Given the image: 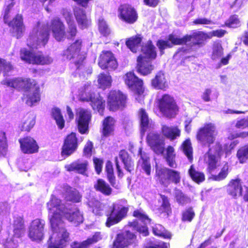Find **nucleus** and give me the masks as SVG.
<instances>
[{
    "label": "nucleus",
    "mask_w": 248,
    "mask_h": 248,
    "mask_svg": "<svg viewBox=\"0 0 248 248\" xmlns=\"http://www.w3.org/2000/svg\"><path fill=\"white\" fill-rule=\"evenodd\" d=\"M47 205L52 231L47 241L48 248H63L69 237L63 218L77 225L83 222L82 214L75 206L64 204L54 196H52Z\"/></svg>",
    "instance_id": "1"
},
{
    "label": "nucleus",
    "mask_w": 248,
    "mask_h": 248,
    "mask_svg": "<svg viewBox=\"0 0 248 248\" xmlns=\"http://www.w3.org/2000/svg\"><path fill=\"white\" fill-rule=\"evenodd\" d=\"M61 13L68 25L66 34L64 25L58 17L54 18L50 26L48 23L38 22L27 40L29 47L37 48L44 46L48 41L50 28L54 37L58 41L62 40L65 35L68 39H72L75 37L77 33V29L72 12L70 9L64 8L62 9Z\"/></svg>",
    "instance_id": "2"
},
{
    "label": "nucleus",
    "mask_w": 248,
    "mask_h": 248,
    "mask_svg": "<svg viewBox=\"0 0 248 248\" xmlns=\"http://www.w3.org/2000/svg\"><path fill=\"white\" fill-rule=\"evenodd\" d=\"M216 135L214 124L208 123L198 130L196 136L197 140L201 144L209 147L208 152L204 155V162L207 166V171L211 174L217 170L220 165V156L224 152L219 143L211 145L216 140Z\"/></svg>",
    "instance_id": "3"
},
{
    "label": "nucleus",
    "mask_w": 248,
    "mask_h": 248,
    "mask_svg": "<svg viewBox=\"0 0 248 248\" xmlns=\"http://www.w3.org/2000/svg\"><path fill=\"white\" fill-rule=\"evenodd\" d=\"M207 39H210L209 33H205L202 31H196L192 35H186L183 38H179L177 35L170 34L167 40H159L156 43V46L159 49L161 54L163 53V50L171 47L174 45H186L190 47L188 49L182 48L184 52H189L194 49L197 45H200Z\"/></svg>",
    "instance_id": "4"
},
{
    "label": "nucleus",
    "mask_w": 248,
    "mask_h": 248,
    "mask_svg": "<svg viewBox=\"0 0 248 248\" xmlns=\"http://www.w3.org/2000/svg\"><path fill=\"white\" fill-rule=\"evenodd\" d=\"M147 140L149 146L156 154H163L167 164L170 167L172 168L177 167L174 149L173 147L169 146L165 150L164 139L162 136L158 134L151 132L148 134Z\"/></svg>",
    "instance_id": "5"
},
{
    "label": "nucleus",
    "mask_w": 248,
    "mask_h": 248,
    "mask_svg": "<svg viewBox=\"0 0 248 248\" xmlns=\"http://www.w3.org/2000/svg\"><path fill=\"white\" fill-rule=\"evenodd\" d=\"M155 47L151 41H148L141 47L142 54L138 57L137 69L139 73L146 76L151 73L154 68L151 61L156 56Z\"/></svg>",
    "instance_id": "6"
},
{
    "label": "nucleus",
    "mask_w": 248,
    "mask_h": 248,
    "mask_svg": "<svg viewBox=\"0 0 248 248\" xmlns=\"http://www.w3.org/2000/svg\"><path fill=\"white\" fill-rule=\"evenodd\" d=\"M78 95L79 99L82 101L91 102L93 108L97 110L100 115H103L105 102L99 95L95 96V94L92 93L90 84L87 83L81 87L78 90Z\"/></svg>",
    "instance_id": "7"
},
{
    "label": "nucleus",
    "mask_w": 248,
    "mask_h": 248,
    "mask_svg": "<svg viewBox=\"0 0 248 248\" xmlns=\"http://www.w3.org/2000/svg\"><path fill=\"white\" fill-rule=\"evenodd\" d=\"M13 0H8L7 1V5L5 9L3 16V20L5 23L12 28L13 31L16 33L17 38H19L24 31L25 27L23 23V18L21 15L17 14L11 20L12 8L14 4L13 2Z\"/></svg>",
    "instance_id": "8"
},
{
    "label": "nucleus",
    "mask_w": 248,
    "mask_h": 248,
    "mask_svg": "<svg viewBox=\"0 0 248 248\" xmlns=\"http://www.w3.org/2000/svg\"><path fill=\"white\" fill-rule=\"evenodd\" d=\"M155 177L159 183L166 187L171 183H179L181 179V173L179 171L159 166H156Z\"/></svg>",
    "instance_id": "9"
},
{
    "label": "nucleus",
    "mask_w": 248,
    "mask_h": 248,
    "mask_svg": "<svg viewBox=\"0 0 248 248\" xmlns=\"http://www.w3.org/2000/svg\"><path fill=\"white\" fill-rule=\"evenodd\" d=\"M81 46L82 40L78 39L71 44L63 52V57L68 60H72L75 63L77 66V73L82 68V66L80 63L85 58V54L81 52Z\"/></svg>",
    "instance_id": "10"
},
{
    "label": "nucleus",
    "mask_w": 248,
    "mask_h": 248,
    "mask_svg": "<svg viewBox=\"0 0 248 248\" xmlns=\"http://www.w3.org/2000/svg\"><path fill=\"white\" fill-rule=\"evenodd\" d=\"M124 79L128 88L134 93L136 99L138 102H141L144 97L143 81L132 72L126 73L124 76Z\"/></svg>",
    "instance_id": "11"
},
{
    "label": "nucleus",
    "mask_w": 248,
    "mask_h": 248,
    "mask_svg": "<svg viewBox=\"0 0 248 248\" xmlns=\"http://www.w3.org/2000/svg\"><path fill=\"white\" fill-rule=\"evenodd\" d=\"M24 221L21 217H17L14 221V234L3 242L4 248H17L20 238L24 233Z\"/></svg>",
    "instance_id": "12"
},
{
    "label": "nucleus",
    "mask_w": 248,
    "mask_h": 248,
    "mask_svg": "<svg viewBox=\"0 0 248 248\" xmlns=\"http://www.w3.org/2000/svg\"><path fill=\"white\" fill-rule=\"evenodd\" d=\"M20 57L25 62L36 64H49L53 62L52 58L42 53H34L30 50L23 48L20 51Z\"/></svg>",
    "instance_id": "13"
},
{
    "label": "nucleus",
    "mask_w": 248,
    "mask_h": 248,
    "mask_svg": "<svg viewBox=\"0 0 248 248\" xmlns=\"http://www.w3.org/2000/svg\"><path fill=\"white\" fill-rule=\"evenodd\" d=\"M125 201H118L114 203L111 212L108 217L106 225L110 226L119 222L126 215L128 208L124 205Z\"/></svg>",
    "instance_id": "14"
},
{
    "label": "nucleus",
    "mask_w": 248,
    "mask_h": 248,
    "mask_svg": "<svg viewBox=\"0 0 248 248\" xmlns=\"http://www.w3.org/2000/svg\"><path fill=\"white\" fill-rule=\"evenodd\" d=\"M1 83L7 87H12L19 90H23L24 93L37 85L34 80L27 78H6L1 81Z\"/></svg>",
    "instance_id": "15"
},
{
    "label": "nucleus",
    "mask_w": 248,
    "mask_h": 248,
    "mask_svg": "<svg viewBox=\"0 0 248 248\" xmlns=\"http://www.w3.org/2000/svg\"><path fill=\"white\" fill-rule=\"evenodd\" d=\"M158 101L160 110L164 115L171 117L176 114L178 107L173 97L168 94H164Z\"/></svg>",
    "instance_id": "16"
},
{
    "label": "nucleus",
    "mask_w": 248,
    "mask_h": 248,
    "mask_svg": "<svg viewBox=\"0 0 248 248\" xmlns=\"http://www.w3.org/2000/svg\"><path fill=\"white\" fill-rule=\"evenodd\" d=\"M44 220L35 219L32 220L29 227L28 236L32 241H40L44 237Z\"/></svg>",
    "instance_id": "17"
},
{
    "label": "nucleus",
    "mask_w": 248,
    "mask_h": 248,
    "mask_svg": "<svg viewBox=\"0 0 248 248\" xmlns=\"http://www.w3.org/2000/svg\"><path fill=\"white\" fill-rule=\"evenodd\" d=\"M133 215L134 217L143 222L144 225H140L139 222L136 220L133 222H129L128 226L130 227L132 230H136L139 232L143 236H147L148 234V230L145 224L150 222V219L143 211L141 210L135 211Z\"/></svg>",
    "instance_id": "18"
},
{
    "label": "nucleus",
    "mask_w": 248,
    "mask_h": 248,
    "mask_svg": "<svg viewBox=\"0 0 248 248\" xmlns=\"http://www.w3.org/2000/svg\"><path fill=\"white\" fill-rule=\"evenodd\" d=\"M92 117L91 112L84 108L77 110L76 121L77 123L78 131L82 134H87L89 132V124Z\"/></svg>",
    "instance_id": "19"
},
{
    "label": "nucleus",
    "mask_w": 248,
    "mask_h": 248,
    "mask_svg": "<svg viewBox=\"0 0 248 248\" xmlns=\"http://www.w3.org/2000/svg\"><path fill=\"white\" fill-rule=\"evenodd\" d=\"M118 16L122 21L129 24L135 22L138 17L136 9L127 4H122L119 7Z\"/></svg>",
    "instance_id": "20"
},
{
    "label": "nucleus",
    "mask_w": 248,
    "mask_h": 248,
    "mask_svg": "<svg viewBox=\"0 0 248 248\" xmlns=\"http://www.w3.org/2000/svg\"><path fill=\"white\" fill-rule=\"evenodd\" d=\"M126 96L119 91L110 92L108 97V104L110 110L115 111L124 107Z\"/></svg>",
    "instance_id": "21"
},
{
    "label": "nucleus",
    "mask_w": 248,
    "mask_h": 248,
    "mask_svg": "<svg viewBox=\"0 0 248 248\" xmlns=\"http://www.w3.org/2000/svg\"><path fill=\"white\" fill-rule=\"evenodd\" d=\"M120 161L124 165L125 169L129 172L133 169L134 163L126 151L121 150L120 152L119 157L116 158V165L118 172V176L121 177L123 174L120 169Z\"/></svg>",
    "instance_id": "22"
},
{
    "label": "nucleus",
    "mask_w": 248,
    "mask_h": 248,
    "mask_svg": "<svg viewBox=\"0 0 248 248\" xmlns=\"http://www.w3.org/2000/svg\"><path fill=\"white\" fill-rule=\"evenodd\" d=\"M41 95L39 87L36 85L24 93L23 100L29 106L36 105L40 101Z\"/></svg>",
    "instance_id": "23"
},
{
    "label": "nucleus",
    "mask_w": 248,
    "mask_h": 248,
    "mask_svg": "<svg viewBox=\"0 0 248 248\" xmlns=\"http://www.w3.org/2000/svg\"><path fill=\"white\" fill-rule=\"evenodd\" d=\"M136 236L129 231H126L117 235L116 240L114 242L113 248H124L134 242Z\"/></svg>",
    "instance_id": "24"
},
{
    "label": "nucleus",
    "mask_w": 248,
    "mask_h": 248,
    "mask_svg": "<svg viewBox=\"0 0 248 248\" xmlns=\"http://www.w3.org/2000/svg\"><path fill=\"white\" fill-rule=\"evenodd\" d=\"M78 147V139L75 133L68 135L64 140L62 155L68 156L73 153Z\"/></svg>",
    "instance_id": "25"
},
{
    "label": "nucleus",
    "mask_w": 248,
    "mask_h": 248,
    "mask_svg": "<svg viewBox=\"0 0 248 248\" xmlns=\"http://www.w3.org/2000/svg\"><path fill=\"white\" fill-rule=\"evenodd\" d=\"M98 64L103 69L108 68L114 69L117 66L116 59L113 54L110 51L102 52L100 56Z\"/></svg>",
    "instance_id": "26"
},
{
    "label": "nucleus",
    "mask_w": 248,
    "mask_h": 248,
    "mask_svg": "<svg viewBox=\"0 0 248 248\" xmlns=\"http://www.w3.org/2000/svg\"><path fill=\"white\" fill-rule=\"evenodd\" d=\"M75 17L79 27L84 29L89 27L91 23V20L85 12V10L79 6H75L73 8Z\"/></svg>",
    "instance_id": "27"
},
{
    "label": "nucleus",
    "mask_w": 248,
    "mask_h": 248,
    "mask_svg": "<svg viewBox=\"0 0 248 248\" xmlns=\"http://www.w3.org/2000/svg\"><path fill=\"white\" fill-rule=\"evenodd\" d=\"M21 150L25 154H33L38 152L39 147L36 141L30 137L19 140Z\"/></svg>",
    "instance_id": "28"
},
{
    "label": "nucleus",
    "mask_w": 248,
    "mask_h": 248,
    "mask_svg": "<svg viewBox=\"0 0 248 248\" xmlns=\"http://www.w3.org/2000/svg\"><path fill=\"white\" fill-rule=\"evenodd\" d=\"M139 117L140 122L141 133L143 134L148 130L153 128L154 124L151 120L149 119L146 111L141 108L139 111Z\"/></svg>",
    "instance_id": "29"
},
{
    "label": "nucleus",
    "mask_w": 248,
    "mask_h": 248,
    "mask_svg": "<svg viewBox=\"0 0 248 248\" xmlns=\"http://www.w3.org/2000/svg\"><path fill=\"white\" fill-rule=\"evenodd\" d=\"M139 154L140 155V159L138 161V167L142 169L148 175H150L151 166L148 155L145 153H142L141 148L139 149Z\"/></svg>",
    "instance_id": "30"
},
{
    "label": "nucleus",
    "mask_w": 248,
    "mask_h": 248,
    "mask_svg": "<svg viewBox=\"0 0 248 248\" xmlns=\"http://www.w3.org/2000/svg\"><path fill=\"white\" fill-rule=\"evenodd\" d=\"M242 191L243 189L239 179L232 180L228 186V193L233 197L242 195Z\"/></svg>",
    "instance_id": "31"
},
{
    "label": "nucleus",
    "mask_w": 248,
    "mask_h": 248,
    "mask_svg": "<svg viewBox=\"0 0 248 248\" xmlns=\"http://www.w3.org/2000/svg\"><path fill=\"white\" fill-rule=\"evenodd\" d=\"M152 85L157 89L164 90L168 88V84L162 72L157 73L154 78L152 80Z\"/></svg>",
    "instance_id": "32"
},
{
    "label": "nucleus",
    "mask_w": 248,
    "mask_h": 248,
    "mask_svg": "<svg viewBox=\"0 0 248 248\" xmlns=\"http://www.w3.org/2000/svg\"><path fill=\"white\" fill-rule=\"evenodd\" d=\"M162 132L164 136L171 140H174L180 136V130L177 126L163 125Z\"/></svg>",
    "instance_id": "33"
},
{
    "label": "nucleus",
    "mask_w": 248,
    "mask_h": 248,
    "mask_svg": "<svg viewBox=\"0 0 248 248\" xmlns=\"http://www.w3.org/2000/svg\"><path fill=\"white\" fill-rule=\"evenodd\" d=\"M87 166V162L86 161L83 162L77 161L66 165L65 168L68 171H74L84 174L86 171Z\"/></svg>",
    "instance_id": "34"
},
{
    "label": "nucleus",
    "mask_w": 248,
    "mask_h": 248,
    "mask_svg": "<svg viewBox=\"0 0 248 248\" xmlns=\"http://www.w3.org/2000/svg\"><path fill=\"white\" fill-rule=\"evenodd\" d=\"M35 124V117L31 113L27 114L23 118L21 123V130L29 131Z\"/></svg>",
    "instance_id": "35"
},
{
    "label": "nucleus",
    "mask_w": 248,
    "mask_h": 248,
    "mask_svg": "<svg viewBox=\"0 0 248 248\" xmlns=\"http://www.w3.org/2000/svg\"><path fill=\"white\" fill-rule=\"evenodd\" d=\"M97 82L100 88L105 89L110 87L111 77L108 73H101L98 76Z\"/></svg>",
    "instance_id": "36"
},
{
    "label": "nucleus",
    "mask_w": 248,
    "mask_h": 248,
    "mask_svg": "<svg viewBox=\"0 0 248 248\" xmlns=\"http://www.w3.org/2000/svg\"><path fill=\"white\" fill-rule=\"evenodd\" d=\"M115 121L111 117H107L103 123V134L105 136L109 135L113 131Z\"/></svg>",
    "instance_id": "37"
},
{
    "label": "nucleus",
    "mask_w": 248,
    "mask_h": 248,
    "mask_svg": "<svg viewBox=\"0 0 248 248\" xmlns=\"http://www.w3.org/2000/svg\"><path fill=\"white\" fill-rule=\"evenodd\" d=\"M174 197L175 201L181 205H185L191 201L190 197L178 189L174 190Z\"/></svg>",
    "instance_id": "38"
},
{
    "label": "nucleus",
    "mask_w": 248,
    "mask_h": 248,
    "mask_svg": "<svg viewBox=\"0 0 248 248\" xmlns=\"http://www.w3.org/2000/svg\"><path fill=\"white\" fill-rule=\"evenodd\" d=\"M94 187L96 190L105 195H109L111 193V189L109 185L102 179H98L96 183L94 184Z\"/></svg>",
    "instance_id": "39"
},
{
    "label": "nucleus",
    "mask_w": 248,
    "mask_h": 248,
    "mask_svg": "<svg viewBox=\"0 0 248 248\" xmlns=\"http://www.w3.org/2000/svg\"><path fill=\"white\" fill-rule=\"evenodd\" d=\"M141 39L139 36H136L129 38L126 42L127 46L134 53L137 51L140 47Z\"/></svg>",
    "instance_id": "40"
},
{
    "label": "nucleus",
    "mask_w": 248,
    "mask_h": 248,
    "mask_svg": "<svg viewBox=\"0 0 248 248\" xmlns=\"http://www.w3.org/2000/svg\"><path fill=\"white\" fill-rule=\"evenodd\" d=\"M158 203L160 204L157 208L160 212H166L169 215L170 212V205L168 198L164 195H160V199L158 200Z\"/></svg>",
    "instance_id": "41"
},
{
    "label": "nucleus",
    "mask_w": 248,
    "mask_h": 248,
    "mask_svg": "<svg viewBox=\"0 0 248 248\" xmlns=\"http://www.w3.org/2000/svg\"><path fill=\"white\" fill-rule=\"evenodd\" d=\"M153 232L155 235L164 238H170L171 234L166 231L164 228L160 224H155L153 227Z\"/></svg>",
    "instance_id": "42"
},
{
    "label": "nucleus",
    "mask_w": 248,
    "mask_h": 248,
    "mask_svg": "<svg viewBox=\"0 0 248 248\" xmlns=\"http://www.w3.org/2000/svg\"><path fill=\"white\" fill-rule=\"evenodd\" d=\"M188 173L193 181L197 183L203 182L205 180L203 173L196 170L193 165H191L188 170Z\"/></svg>",
    "instance_id": "43"
},
{
    "label": "nucleus",
    "mask_w": 248,
    "mask_h": 248,
    "mask_svg": "<svg viewBox=\"0 0 248 248\" xmlns=\"http://www.w3.org/2000/svg\"><path fill=\"white\" fill-rule=\"evenodd\" d=\"M223 54V49L221 44L215 43L213 44L211 59L213 61L219 60Z\"/></svg>",
    "instance_id": "44"
},
{
    "label": "nucleus",
    "mask_w": 248,
    "mask_h": 248,
    "mask_svg": "<svg viewBox=\"0 0 248 248\" xmlns=\"http://www.w3.org/2000/svg\"><path fill=\"white\" fill-rule=\"evenodd\" d=\"M88 205L94 214L96 215H101L103 206L99 201L92 199L89 201Z\"/></svg>",
    "instance_id": "45"
},
{
    "label": "nucleus",
    "mask_w": 248,
    "mask_h": 248,
    "mask_svg": "<svg viewBox=\"0 0 248 248\" xmlns=\"http://www.w3.org/2000/svg\"><path fill=\"white\" fill-rule=\"evenodd\" d=\"M218 93L211 89H206L202 93L201 98L205 102H209L217 98Z\"/></svg>",
    "instance_id": "46"
},
{
    "label": "nucleus",
    "mask_w": 248,
    "mask_h": 248,
    "mask_svg": "<svg viewBox=\"0 0 248 248\" xmlns=\"http://www.w3.org/2000/svg\"><path fill=\"white\" fill-rule=\"evenodd\" d=\"M52 114L59 128H63L64 126V121L60 109L58 108H53L52 110Z\"/></svg>",
    "instance_id": "47"
},
{
    "label": "nucleus",
    "mask_w": 248,
    "mask_h": 248,
    "mask_svg": "<svg viewBox=\"0 0 248 248\" xmlns=\"http://www.w3.org/2000/svg\"><path fill=\"white\" fill-rule=\"evenodd\" d=\"M182 148L183 152L187 156L188 159L191 162L193 159L192 148L190 140H186L182 144Z\"/></svg>",
    "instance_id": "48"
},
{
    "label": "nucleus",
    "mask_w": 248,
    "mask_h": 248,
    "mask_svg": "<svg viewBox=\"0 0 248 248\" xmlns=\"http://www.w3.org/2000/svg\"><path fill=\"white\" fill-rule=\"evenodd\" d=\"M98 25L99 32L102 35L106 36L109 34L110 30L103 18L100 17L99 18Z\"/></svg>",
    "instance_id": "49"
},
{
    "label": "nucleus",
    "mask_w": 248,
    "mask_h": 248,
    "mask_svg": "<svg viewBox=\"0 0 248 248\" xmlns=\"http://www.w3.org/2000/svg\"><path fill=\"white\" fill-rule=\"evenodd\" d=\"M65 198L67 201H72L74 202H78L80 201L81 196L77 190L70 188Z\"/></svg>",
    "instance_id": "50"
},
{
    "label": "nucleus",
    "mask_w": 248,
    "mask_h": 248,
    "mask_svg": "<svg viewBox=\"0 0 248 248\" xmlns=\"http://www.w3.org/2000/svg\"><path fill=\"white\" fill-rule=\"evenodd\" d=\"M229 165L226 163L222 168L220 172L217 175H212L211 179L215 181H221L224 179L228 174Z\"/></svg>",
    "instance_id": "51"
},
{
    "label": "nucleus",
    "mask_w": 248,
    "mask_h": 248,
    "mask_svg": "<svg viewBox=\"0 0 248 248\" xmlns=\"http://www.w3.org/2000/svg\"><path fill=\"white\" fill-rule=\"evenodd\" d=\"M106 171L107 173V176L108 179L111 184V185L117 188H118V186H115V177L113 175V170L112 168V165L111 163L108 161L106 165Z\"/></svg>",
    "instance_id": "52"
},
{
    "label": "nucleus",
    "mask_w": 248,
    "mask_h": 248,
    "mask_svg": "<svg viewBox=\"0 0 248 248\" xmlns=\"http://www.w3.org/2000/svg\"><path fill=\"white\" fill-rule=\"evenodd\" d=\"M237 156L241 163L246 162L248 160V145L240 148L237 151Z\"/></svg>",
    "instance_id": "53"
},
{
    "label": "nucleus",
    "mask_w": 248,
    "mask_h": 248,
    "mask_svg": "<svg viewBox=\"0 0 248 248\" xmlns=\"http://www.w3.org/2000/svg\"><path fill=\"white\" fill-rule=\"evenodd\" d=\"M195 217V213L192 208L189 207L186 209L182 213V220L184 221L191 222Z\"/></svg>",
    "instance_id": "54"
},
{
    "label": "nucleus",
    "mask_w": 248,
    "mask_h": 248,
    "mask_svg": "<svg viewBox=\"0 0 248 248\" xmlns=\"http://www.w3.org/2000/svg\"><path fill=\"white\" fill-rule=\"evenodd\" d=\"M6 147L7 143L5 133L0 132V155H3L5 153Z\"/></svg>",
    "instance_id": "55"
},
{
    "label": "nucleus",
    "mask_w": 248,
    "mask_h": 248,
    "mask_svg": "<svg viewBox=\"0 0 248 248\" xmlns=\"http://www.w3.org/2000/svg\"><path fill=\"white\" fill-rule=\"evenodd\" d=\"M226 25L230 28H236L240 26V21L236 15H233L230 17L227 21Z\"/></svg>",
    "instance_id": "56"
},
{
    "label": "nucleus",
    "mask_w": 248,
    "mask_h": 248,
    "mask_svg": "<svg viewBox=\"0 0 248 248\" xmlns=\"http://www.w3.org/2000/svg\"><path fill=\"white\" fill-rule=\"evenodd\" d=\"M103 238V235L100 232H96L93 235L92 237H89L87 241L88 242L90 246L92 244H94L98 241L101 240Z\"/></svg>",
    "instance_id": "57"
},
{
    "label": "nucleus",
    "mask_w": 248,
    "mask_h": 248,
    "mask_svg": "<svg viewBox=\"0 0 248 248\" xmlns=\"http://www.w3.org/2000/svg\"><path fill=\"white\" fill-rule=\"evenodd\" d=\"M71 246L72 248H88L90 247L87 240L82 242H74Z\"/></svg>",
    "instance_id": "58"
},
{
    "label": "nucleus",
    "mask_w": 248,
    "mask_h": 248,
    "mask_svg": "<svg viewBox=\"0 0 248 248\" xmlns=\"http://www.w3.org/2000/svg\"><path fill=\"white\" fill-rule=\"evenodd\" d=\"M227 31L224 30L220 29L217 30L216 31H212L209 32V35L210 39L213 36H216L217 37H221L223 36L226 33Z\"/></svg>",
    "instance_id": "59"
},
{
    "label": "nucleus",
    "mask_w": 248,
    "mask_h": 248,
    "mask_svg": "<svg viewBox=\"0 0 248 248\" xmlns=\"http://www.w3.org/2000/svg\"><path fill=\"white\" fill-rule=\"evenodd\" d=\"M93 148V143L90 141H88L86 144L84 148V155L87 156H90L92 155Z\"/></svg>",
    "instance_id": "60"
},
{
    "label": "nucleus",
    "mask_w": 248,
    "mask_h": 248,
    "mask_svg": "<svg viewBox=\"0 0 248 248\" xmlns=\"http://www.w3.org/2000/svg\"><path fill=\"white\" fill-rule=\"evenodd\" d=\"M169 244L163 241L155 242L152 243L149 246L146 248H168Z\"/></svg>",
    "instance_id": "61"
},
{
    "label": "nucleus",
    "mask_w": 248,
    "mask_h": 248,
    "mask_svg": "<svg viewBox=\"0 0 248 248\" xmlns=\"http://www.w3.org/2000/svg\"><path fill=\"white\" fill-rule=\"evenodd\" d=\"M93 163L96 172L99 174L102 170L103 161L99 158H94Z\"/></svg>",
    "instance_id": "62"
},
{
    "label": "nucleus",
    "mask_w": 248,
    "mask_h": 248,
    "mask_svg": "<svg viewBox=\"0 0 248 248\" xmlns=\"http://www.w3.org/2000/svg\"><path fill=\"white\" fill-rule=\"evenodd\" d=\"M236 127L244 129L248 127V118L238 121L235 124Z\"/></svg>",
    "instance_id": "63"
},
{
    "label": "nucleus",
    "mask_w": 248,
    "mask_h": 248,
    "mask_svg": "<svg viewBox=\"0 0 248 248\" xmlns=\"http://www.w3.org/2000/svg\"><path fill=\"white\" fill-rule=\"evenodd\" d=\"M194 24L209 25L212 23L210 19L206 18H199L193 21Z\"/></svg>",
    "instance_id": "64"
}]
</instances>
